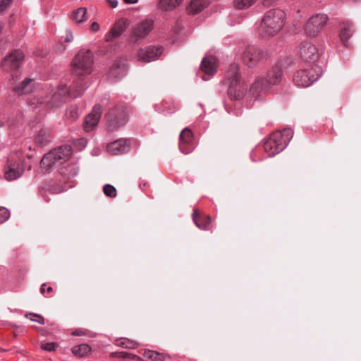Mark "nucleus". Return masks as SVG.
<instances>
[{"label":"nucleus","instance_id":"nucleus-11","mask_svg":"<svg viewBox=\"0 0 361 361\" xmlns=\"http://www.w3.org/2000/svg\"><path fill=\"white\" fill-rule=\"evenodd\" d=\"M86 89V86L85 84L82 82V81L78 80L75 82L71 87L68 89L66 86L63 87L61 90H59L57 92H56L53 97L52 100L56 101L59 99V97H61L62 96L67 94L68 95L76 97L79 96L80 94H82L85 90Z\"/></svg>","mask_w":361,"mask_h":361},{"label":"nucleus","instance_id":"nucleus-45","mask_svg":"<svg viewBox=\"0 0 361 361\" xmlns=\"http://www.w3.org/2000/svg\"><path fill=\"white\" fill-rule=\"evenodd\" d=\"M73 34H72L71 32H70V33L67 34V36H66V39H65V41H66V42H72V41H73Z\"/></svg>","mask_w":361,"mask_h":361},{"label":"nucleus","instance_id":"nucleus-35","mask_svg":"<svg viewBox=\"0 0 361 361\" xmlns=\"http://www.w3.org/2000/svg\"><path fill=\"white\" fill-rule=\"evenodd\" d=\"M103 191H104V193L108 197H115L116 196V188L110 184L104 185L103 186Z\"/></svg>","mask_w":361,"mask_h":361},{"label":"nucleus","instance_id":"nucleus-31","mask_svg":"<svg viewBox=\"0 0 361 361\" xmlns=\"http://www.w3.org/2000/svg\"><path fill=\"white\" fill-rule=\"evenodd\" d=\"M256 0H233V5L236 9L244 10L252 6Z\"/></svg>","mask_w":361,"mask_h":361},{"label":"nucleus","instance_id":"nucleus-17","mask_svg":"<svg viewBox=\"0 0 361 361\" xmlns=\"http://www.w3.org/2000/svg\"><path fill=\"white\" fill-rule=\"evenodd\" d=\"M101 106L97 104L94 106L92 112L89 114L84 121V129L87 132L92 131L97 126L102 115Z\"/></svg>","mask_w":361,"mask_h":361},{"label":"nucleus","instance_id":"nucleus-26","mask_svg":"<svg viewBox=\"0 0 361 361\" xmlns=\"http://www.w3.org/2000/svg\"><path fill=\"white\" fill-rule=\"evenodd\" d=\"M197 213L195 210L192 213V219L195 225L200 229H209L211 224V218L209 216H205L204 219H199L197 217Z\"/></svg>","mask_w":361,"mask_h":361},{"label":"nucleus","instance_id":"nucleus-6","mask_svg":"<svg viewBox=\"0 0 361 361\" xmlns=\"http://www.w3.org/2000/svg\"><path fill=\"white\" fill-rule=\"evenodd\" d=\"M282 73L279 67H274L267 73L266 79L259 78L251 86L250 92L255 94L257 92H266L269 89V85L279 84L281 81Z\"/></svg>","mask_w":361,"mask_h":361},{"label":"nucleus","instance_id":"nucleus-32","mask_svg":"<svg viewBox=\"0 0 361 361\" xmlns=\"http://www.w3.org/2000/svg\"><path fill=\"white\" fill-rule=\"evenodd\" d=\"M78 168L75 165H68V166L61 173L63 176L68 178L74 177L78 174Z\"/></svg>","mask_w":361,"mask_h":361},{"label":"nucleus","instance_id":"nucleus-10","mask_svg":"<svg viewBox=\"0 0 361 361\" xmlns=\"http://www.w3.org/2000/svg\"><path fill=\"white\" fill-rule=\"evenodd\" d=\"M162 51L163 48L161 47H148L138 51L137 59L140 62L148 63L158 59Z\"/></svg>","mask_w":361,"mask_h":361},{"label":"nucleus","instance_id":"nucleus-40","mask_svg":"<svg viewBox=\"0 0 361 361\" xmlns=\"http://www.w3.org/2000/svg\"><path fill=\"white\" fill-rule=\"evenodd\" d=\"M30 316L35 317L37 319H35V322L40 324H44V319L39 314H37L35 313H27L25 314V317L26 318H29Z\"/></svg>","mask_w":361,"mask_h":361},{"label":"nucleus","instance_id":"nucleus-8","mask_svg":"<svg viewBox=\"0 0 361 361\" xmlns=\"http://www.w3.org/2000/svg\"><path fill=\"white\" fill-rule=\"evenodd\" d=\"M128 120L126 110L123 107L116 108L107 114V128L109 130H117L124 126Z\"/></svg>","mask_w":361,"mask_h":361},{"label":"nucleus","instance_id":"nucleus-9","mask_svg":"<svg viewBox=\"0 0 361 361\" xmlns=\"http://www.w3.org/2000/svg\"><path fill=\"white\" fill-rule=\"evenodd\" d=\"M265 56L266 54L260 49L253 46H247L243 53L242 58L245 64L253 66Z\"/></svg>","mask_w":361,"mask_h":361},{"label":"nucleus","instance_id":"nucleus-14","mask_svg":"<svg viewBox=\"0 0 361 361\" xmlns=\"http://www.w3.org/2000/svg\"><path fill=\"white\" fill-rule=\"evenodd\" d=\"M201 70L204 73L202 76L203 80H208L217 71V60L214 56H207L202 60Z\"/></svg>","mask_w":361,"mask_h":361},{"label":"nucleus","instance_id":"nucleus-41","mask_svg":"<svg viewBox=\"0 0 361 361\" xmlns=\"http://www.w3.org/2000/svg\"><path fill=\"white\" fill-rule=\"evenodd\" d=\"M76 145L79 149H82L85 147V146L87 145V141L85 139L82 138V139L78 140L76 142Z\"/></svg>","mask_w":361,"mask_h":361},{"label":"nucleus","instance_id":"nucleus-28","mask_svg":"<svg viewBox=\"0 0 361 361\" xmlns=\"http://www.w3.org/2000/svg\"><path fill=\"white\" fill-rule=\"evenodd\" d=\"M73 19L78 23H83L87 20V9L85 8H79L73 13Z\"/></svg>","mask_w":361,"mask_h":361},{"label":"nucleus","instance_id":"nucleus-25","mask_svg":"<svg viewBox=\"0 0 361 361\" xmlns=\"http://www.w3.org/2000/svg\"><path fill=\"white\" fill-rule=\"evenodd\" d=\"M209 4L208 0H192L188 7V11L192 14L202 11Z\"/></svg>","mask_w":361,"mask_h":361},{"label":"nucleus","instance_id":"nucleus-4","mask_svg":"<svg viewBox=\"0 0 361 361\" xmlns=\"http://www.w3.org/2000/svg\"><path fill=\"white\" fill-rule=\"evenodd\" d=\"M93 54L90 50H81L72 62V71L78 75H85L92 72Z\"/></svg>","mask_w":361,"mask_h":361},{"label":"nucleus","instance_id":"nucleus-27","mask_svg":"<svg viewBox=\"0 0 361 361\" xmlns=\"http://www.w3.org/2000/svg\"><path fill=\"white\" fill-rule=\"evenodd\" d=\"M183 0H159V8L162 11H172L178 7Z\"/></svg>","mask_w":361,"mask_h":361},{"label":"nucleus","instance_id":"nucleus-12","mask_svg":"<svg viewBox=\"0 0 361 361\" xmlns=\"http://www.w3.org/2000/svg\"><path fill=\"white\" fill-rule=\"evenodd\" d=\"M23 54L22 51L16 50L5 57L2 66L6 71L16 70L22 63L23 60Z\"/></svg>","mask_w":361,"mask_h":361},{"label":"nucleus","instance_id":"nucleus-48","mask_svg":"<svg viewBox=\"0 0 361 361\" xmlns=\"http://www.w3.org/2000/svg\"><path fill=\"white\" fill-rule=\"evenodd\" d=\"M34 317H33V316H30L28 319H30L31 321H34L35 322V319Z\"/></svg>","mask_w":361,"mask_h":361},{"label":"nucleus","instance_id":"nucleus-49","mask_svg":"<svg viewBox=\"0 0 361 361\" xmlns=\"http://www.w3.org/2000/svg\"><path fill=\"white\" fill-rule=\"evenodd\" d=\"M73 335H79V333H78L77 331L73 332Z\"/></svg>","mask_w":361,"mask_h":361},{"label":"nucleus","instance_id":"nucleus-1","mask_svg":"<svg viewBox=\"0 0 361 361\" xmlns=\"http://www.w3.org/2000/svg\"><path fill=\"white\" fill-rule=\"evenodd\" d=\"M286 13L281 9H270L264 15L259 27L262 37L269 38L276 35L283 27Z\"/></svg>","mask_w":361,"mask_h":361},{"label":"nucleus","instance_id":"nucleus-29","mask_svg":"<svg viewBox=\"0 0 361 361\" xmlns=\"http://www.w3.org/2000/svg\"><path fill=\"white\" fill-rule=\"evenodd\" d=\"M116 344L119 346L128 349H134L138 346V343L136 341L126 338H123L117 340Z\"/></svg>","mask_w":361,"mask_h":361},{"label":"nucleus","instance_id":"nucleus-13","mask_svg":"<svg viewBox=\"0 0 361 361\" xmlns=\"http://www.w3.org/2000/svg\"><path fill=\"white\" fill-rule=\"evenodd\" d=\"M299 53L300 57L307 61H316L319 59V52L317 47L309 41H305L300 46Z\"/></svg>","mask_w":361,"mask_h":361},{"label":"nucleus","instance_id":"nucleus-24","mask_svg":"<svg viewBox=\"0 0 361 361\" xmlns=\"http://www.w3.org/2000/svg\"><path fill=\"white\" fill-rule=\"evenodd\" d=\"M33 80L30 78L25 79L19 85L13 87V91L18 94H26L32 90Z\"/></svg>","mask_w":361,"mask_h":361},{"label":"nucleus","instance_id":"nucleus-43","mask_svg":"<svg viewBox=\"0 0 361 361\" xmlns=\"http://www.w3.org/2000/svg\"><path fill=\"white\" fill-rule=\"evenodd\" d=\"M52 290H53V289H52V288H51V287H47V288H46V284H44H44H42V285L41 286V288H40V290H41V292H42V293H44L45 291H47V293H50V292H51V291H52Z\"/></svg>","mask_w":361,"mask_h":361},{"label":"nucleus","instance_id":"nucleus-5","mask_svg":"<svg viewBox=\"0 0 361 361\" xmlns=\"http://www.w3.org/2000/svg\"><path fill=\"white\" fill-rule=\"evenodd\" d=\"M71 147L68 145L61 146L45 154L42 158L40 165L45 172L49 171L59 161L65 160L71 155Z\"/></svg>","mask_w":361,"mask_h":361},{"label":"nucleus","instance_id":"nucleus-23","mask_svg":"<svg viewBox=\"0 0 361 361\" xmlns=\"http://www.w3.org/2000/svg\"><path fill=\"white\" fill-rule=\"evenodd\" d=\"M127 72V67L124 63L114 64L110 70V76L114 79H119L124 76Z\"/></svg>","mask_w":361,"mask_h":361},{"label":"nucleus","instance_id":"nucleus-36","mask_svg":"<svg viewBox=\"0 0 361 361\" xmlns=\"http://www.w3.org/2000/svg\"><path fill=\"white\" fill-rule=\"evenodd\" d=\"M49 140V136L44 131H40L35 137V141L40 145H45Z\"/></svg>","mask_w":361,"mask_h":361},{"label":"nucleus","instance_id":"nucleus-21","mask_svg":"<svg viewBox=\"0 0 361 361\" xmlns=\"http://www.w3.org/2000/svg\"><path fill=\"white\" fill-rule=\"evenodd\" d=\"M127 25L124 20H118L111 28L110 32L106 35V40L110 42L114 39L120 37L126 30Z\"/></svg>","mask_w":361,"mask_h":361},{"label":"nucleus","instance_id":"nucleus-44","mask_svg":"<svg viewBox=\"0 0 361 361\" xmlns=\"http://www.w3.org/2000/svg\"><path fill=\"white\" fill-rule=\"evenodd\" d=\"M106 2L110 5L111 8H116L118 6V1L117 0H106Z\"/></svg>","mask_w":361,"mask_h":361},{"label":"nucleus","instance_id":"nucleus-16","mask_svg":"<svg viewBox=\"0 0 361 361\" xmlns=\"http://www.w3.org/2000/svg\"><path fill=\"white\" fill-rule=\"evenodd\" d=\"M154 27V22L150 19H145L135 27L133 31V37L135 40L144 39L152 30Z\"/></svg>","mask_w":361,"mask_h":361},{"label":"nucleus","instance_id":"nucleus-38","mask_svg":"<svg viewBox=\"0 0 361 361\" xmlns=\"http://www.w3.org/2000/svg\"><path fill=\"white\" fill-rule=\"evenodd\" d=\"M9 212L4 207H0V224L6 221L9 217Z\"/></svg>","mask_w":361,"mask_h":361},{"label":"nucleus","instance_id":"nucleus-46","mask_svg":"<svg viewBox=\"0 0 361 361\" xmlns=\"http://www.w3.org/2000/svg\"><path fill=\"white\" fill-rule=\"evenodd\" d=\"M126 4H134L137 3L138 0H123Z\"/></svg>","mask_w":361,"mask_h":361},{"label":"nucleus","instance_id":"nucleus-39","mask_svg":"<svg viewBox=\"0 0 361 361\" xmlns=\"http://www.w3.org/2000/svg\"><path fill=\"white\" fill-rule=\"evenodd\" d=\"M12 2L13 0H0V13L6 10Z\"/></svg>","mask_w":361,"mask_h":361},{"label":"nucleus","instance_id":"nucleus-3","mask_svg":"<svg viewBox=\"0 0 361 361\" xmlns=\"http://www.w3.org/2000/svg\"><path fill=\"white\" fill-rule=\"evenodd\" d=\"M328 20L329 17L325 13L312 15L302 26L304 35L311 39L318 37L326 25Z\"/></svg>","mask_w":361,"mask_h":361},{"label":"nucleus","instance_id":"nucleus-22","mask_svg":"<svg viewBox=\"0 0 361 361\" xmlns=\"http://www.w3.org/2000/svg\"><path fill=\"white\" fill-rule=\"evenodd\" d=\"M225 77L226 79L230 82L228 90L231 92L232 89L236 86L239 80L238 66L237 64L231 65Z\"/></svg>","mask_w":361,"mask_h":361},{"label":"nucleus","instance_id":"nucleus-20","mask_svg":"<svg viewBox=\"0 0 361 361\" xmlns=\"http://www.w3.org/2000/svg\"><path fill=\"white\" fill-rule=\"evenodd\" d=\"M129 149V142L126 139H119L107 146V151L111 154H118L127 152Z\"/></svg>","mask_w":361,"mask_h":361},{"label":"nucleus","instance_id":"nucleus-34","mask_svg":"<svg viewBox=\"0 0 361 361\" xmlns=\"http://www.w3.org/2000/svg\"><path fill=\"white\" fill-rule=\"evenodd\" d=\"M144 356L148 359H150L153 361H161L162 356L159 353L153 351V350H147L144 353Z\"/></svg>","mask_w":361,"mask_h":361},{"label":"nucleus","instance_id":"nucleus-7","mask_svg":"<svg viewBox=\"0 0 361 361\" xmlns=\"http://www.w3.org/2000/svg\"><path fill=\"white\" fill-rule=\"evenodd\" d=\"M322 69L316 65L309 66L307 68L297 72V85L301 87H307L316 81L321 75Z\"/></svg>","mask_w":361,"mask_h":361},{"label":"nucleus","instance_id":"nucleus-19","mask_svg":"<svg viewBox=\"0 0 361 361\" xmlns=\"http://www.w3.org/2000/svg\"><path fill=\"white\" fill-rule=\"evenodd\" d=\"M355 32L354 25L351 23H343L341 25L339 38L342 44L346 47H350L349 39Z\"/></svg>","mask_w":361,"mask_h":361},{"label":"nucleus","instance_id":"nucleus-15","mask_svg":"<svg viewBox=\"0 0 361 361\" xmlns=\"http://www.w3.org/2000/svg\"><path fill=\"white\" fill-rule=\"evenodd\" d=\"M4 178L11 181L19 178L23 173L24 169L19 162L8 161L4 169Z\"/></svg>","mask_w":361,"mask_h":361},{"label":"nucleus","instance_id":"nucleus-37","mask_svg":"<svg viewBox=\"0 0 361 361\" xmlns=\"http://www.w3.org/2000/svg\"><path fill=\"white\" fill-rule=\"evenodd\" d=\"M66 116L67 118L71 119H75L79 116V112L77 108L73 107L68 109L66 112Z\"/></svg>","mask_w":361,"mask_h":361},{"label":"nucleus","instance_id":"nucleus-47","mask_svg":"<svg viewBox=\"0 0 361 361\" xmlns=\"http://www.w3.org/2000/svg\"><path fill=\"white\" fill-rule=\"evenodd\" d=\"M4 27V24L0 23V35L1 34Z\"/></svg>","mask_w":361,"mask_h":361},{"label":"nucleus","instance_id":"nucleus-30","mask_svg":"<svg viewBox=\"0 0 361 361\" xmlns=\"http://www.w3.org/2000/svg\"><path fill=\"white\" fill-rule=\"evenodd\" d=\"M90 350L91 348L87 344H81L72 348L73 353L79 357L84 356L90 352Z\"/></svg>","mask_w":361,"mask_h":361},{"label":"nucleus","instance_id":"nucleus-2","mask_svg":"<svg viewBox=\"0 0 361 361\" xmlns=\"http://www.w3.org/2000/svg\"><path fill=\"white\" fill-rule=\"evenodd\" d=\"M293 137L291 129H283L273 133L264 142L263 147L269 157H273L283 150Z\"/></svg>","mask_w":361,"mask_h":361},{"label":"nucleus","instance_id":"nucleus-18","mask_svg":"<svg viewBox=\"0 0 361 361\" xmlns=\"http://www.w3.org/2000/svg\"><path fill=\"white\" fill-rule=\"evenodd\" d=\"M192 133L189 128H185L180 134L179 149L182 153H190L194 146L192 145Z\"/></svg>","mask_w":361,"mask_h":361},{"label":"nucleus","instance_id":"nucleus-42","mask_svg":"<svg viewBox=\"0 0 361 361\" xmlns=\"http://www.w3.org/2000/svg\"><path fill=\"white\" fill-rule=\"evenodd\" d=\"M100 29V26L97 22H93L90 25V30L92 32H97Z\"/></svg>","mask_w":361,"mask_h":361},{"label":"nucleus","instance_id":"nucleus-33","mask_svg":"<svg viewBox=\"0 0 361 361\" xmlns=\"http://www.w3.org/2000/svg\"><path fill=\"white\" fill-rule=\"evenodd\" d=\"M59 346L57 343L55 342H41L40 343V348L45 351L47 352H52L55 351L57 347Z\"/></svg>","mask_w":361,"mask_h":361}]
</instances>
